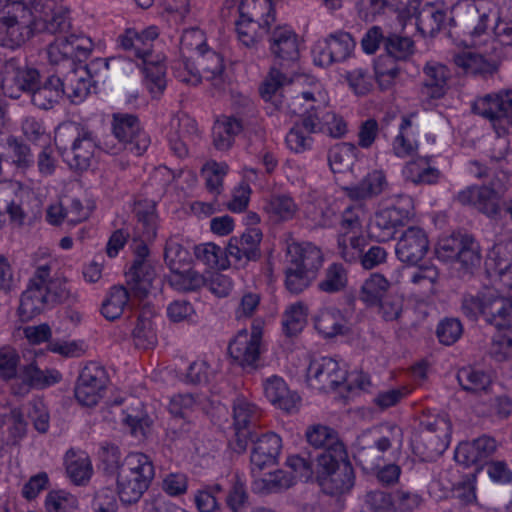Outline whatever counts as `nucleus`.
Here are the masks:
<instances>
[{"label":"nucleus","mask_w":512,"mask_h":512,"mask_svg":"<svg viewBox=\"0 0 512 512\" xmlns=\"http://www.w3.org/2000/svg\"><path fill=\"white\" fill-rule=\"evenodd\" d=\"M306 438L313 450L292 455L287 459L288 467L302 480L308 481L312 478L315 466L331 469L333 465L347 458L346 449L337 432L328 426L318 424L309 427Z\"/></svg>","instance_id":"1"},{"label":"nucleus","mask_w":512,"mask_h":512,"mask_svg":"<svg viewBox=\"0 0 512 512\" xmlns=\"http://www.w3.org/2000/svg\"><path fill=\"white\" fill-rule=\"evenodd\" d=\"M155 26L139 33L128 28L117 38L118 46L130 52L138 61L137 66L144 74V83L153 97H159L166 88V66L164 57L152 53V41L158 37Z\"/></svg>","instance_id":"2"},{"label":"nucleus","mask_w":512,"mask_h":512,"mask_svg":"<svg viewBox=\"0 0 512 512\" xmlns=\"http://www.w3.org/2000/svg\"><path fill=\"white\" fill-rule=\"evenodd\" d=\"M155 26L139 33L128 28L117 38L118 46L130 52L138 61L137 66L144 74V83L153 97H159L166 88V66L164 57L152 53V41L158 37Z\"/></svg>","instance_id":"3"},{"label":"nucleus","mask_w":512,"mask_h":512,"mask_svg":"<svg viewBox=\"0 0 512 512\" xmlns=\"http://www.w3.org/2000/svg\"><path fill=\"white\" fill-rule=\"evenodd\" d=\"M51 267L48 264L38 266L22 293L19 315L29 321L46 308L60 303H71L75 297L64 279H51Z\"/></svg>","instance_id":"4"},{"label":"nucleus","mask_w":512,"mask_h":512,"mask_svg":"<svg viewBox=\"0 0 512 512\" xmlns=\"http://www.w3.org/2000/svg\"><path fill=\"white\" fill-rule=\"evenodd\" d=\"M117 468V493L124 504L137 503L150 487L155 476L151 459L143 453H130L119 461V451L112 448L107 456Z\"/></svg>","instance_id":"5"},{"label":"nucleus","mask_w":512,"mask_h":512,"mask_svg":"<svg viewBox=\"0 0 512 512\" xmlns=\"http://www.w3.org/2000/svg\"><path fill=\"white\" fill-rule=\"evenodd\" d=\"M42 0L14 1L0 13V47L16 50L39 30L38 14L43 10Z\"/></svg>","instance_id":"6"},{"label":"nucleus","mask_w":512,"mask_h":512,"mask_svg":"<svg viewBox=\"0 0 512 512\" xmlns=\"http://www.w3.org/2000/svg\"><path fill=\"white\" fill-rule=\"evenodd\" d=\"M461 311L472 321L482 317L488 325L499 332L512 329V301L496 291L465 294L461 301Z\"/></svg>","instance_id":"7"},{"label":"nucleus","mask_w":512,"mask_h":512,"mask_svg":"<svg viewBox=\"0 0 512 512\" xmlns=\"http://www.w3.org/2000/svg\"><path fill=\"white\" fill-rule=\"evenodd\" d=\"M150 143L148 135L140 127L138 118L132 114H115L113 116L112 134L103 139V150L118 154L122 150L140 156Z\"/></svg>","instance_id":"8"},{"label":"nucleus","mask_w":512,"mask_h":512,"mask_svg":"<svg viewBox=\"0 0 512 512\" xmlns=\"http://www.w3.org/2000/svg\"><path fill=\"white\" fill-rule=\"evenodd\" d=\"M274 21L270 0H246L240 6V19L236 22L239 41L246 47H254L268 33Z\"/></svg>","instance_id":"9"},{"label":"nucleus","mask_w":512,"mask_h":512,"mask_svg":"<svg viewBox=\"0 0 512 512\" xmlns=\"http://www.w3.org/2000/svg\"><path fill=\"white\" fill-rule=\"evenodd\" d=\"M126 63L128 62L122 57L98 58L88 65L70 62V68L57 70L64 88V95H67L72 103H81L90 93L91 72L94 67L103 65L107 70H116Z\"/></svg>","instance_id":"10"},{"label":"nucleus","mask_w":512,"mask_h":512,"mask_svg":"<svg viewBox=\"0 0 512 512\" xmlns=\"http://www.w3.org/2000/svg\"><path fill=\"white\" fill-rule=\"evenodd\" d=\"M496 16V9L485 0H462L452 7L448 25L459 27L464 34L479 37Z\"/></svg>","instance_id":"11"},{"label":"nucleus","mask_w":512,"mask_h":512,"mask_svg":"<svg viewBox=\"0 0 512 512\" xmlns=\"http://www.w3.org/2000/svg\"><path fill=\"white\" fill-rule=\"evenodd\" d=\"M39 71L22 63L17 58L6 60L0 67V89L12 99H18L23 92L30 93L39 83Z\"/></svg>","instance_id":"12"},{"label":"nucleus","mask_w":512,"mask_h":512,"mask_svg":"<svg viewBox=\"0 0 512 512\" xmlns=\"http://www.w3.org/2000/svg\"><path fill=\"white\" fill-rule=\"evenodd\" d=\"M109 378L104 367L95 362L86 364L74 387L77 402L85 407L96 406L104 397Z\"/></svg>","instance_id":"13"},{"label":"nucleus","mask_w":512,"mask_h":512,"mask_svg":"<svg viewBox=\"0 0 512 512\" xmlns=\"http://www.w3.org/2000/svg\"><path fill=\"white\" fill-rule=\"evenodd\" d=\"M475 110L488 119L500 137L512 130V90L479 99Z\"/></svg>","instance_id":"14"},{"label":"nucleus","mask_w":512,"mask_h":512,"mask_svg":"<svg viewBox=\"0 0 512 512\" xmlns=\"http://www.w3.org/2000/svg\"><path fill=\"white\" fill-rule=\"evenodd\" d=\"M403 206L393 205L377 212L369 225L370 236L378 242L391 240L398 227L403 226L411 217L412 199L400 195Z\"/></svg>","instance_id":"15"},{"label":"nucleus","mask_w":512,"mask_h":512,"mask_svg":"<svg viewBox=\"0 0 512 512\" xmlns=\"http://www.w3.org/2000/svg\"><path fill=\"white\" fill-rule=\"evenodd\" d=\"M392 440L393 430L390 435H381L377 430L365 431L357 438L354 458L364 470L373 471L380 467Z\"/></svg>","instance_id":"16"},{"label":"nucleus","mask_w":512,"mask_h":512,"mask_svg":"<svg viewBox=\"0 0 512 512\" xmlns=\"http://www.w3.org/2000/svg\"><path fill=\"white\" fill-rule=\"evenodd\" d=\"M261 417L260 409L244 397H237L233 402V427L235 440L233 449L240 453L248 446V440L256 436L254 429Z\"/></svg>","instance_id":"17"},{"label":"nucleus","mask_w":512,"mask_h":512,"mask_svg":"<svg viewBox=\"0 0 512 512\" xmlns=\"http://www.w3.org/2000/svg\"><path fill=\"white\" fill-rule=\"evenodd\" d=\"M133 213L137 219L136 230L141 238L135 247L133 262L147 263L150 261L146 259L149 255L146 242L154 240L157 234L156 204L148 199L136 201Z\"/></svg>","instance_id":"18"},{"label":"nucleus","mask_w":512,"mask_h":512,"mask_svg":"<svg viewBox=\"0 0 512 512\" xmlns=\"http://www.w3.org/2000/svg\"><path fill=\"white\" fill-rule=\"evenodd\" d=\"M454 200L463 206H472L489 218L501 217L503 203L501 195L489 186L471 185L459 191Z\"/></svg>","instance_id":"19"},{"label":"nucleus","mask_w":512,"mask_h":512,"mask_svg":"<svg viewBox=\"0 0 512 512\" xmlns=\"http://www.w3.org/2000/svg\"><path fill=\"white\" fill-rule=\"evenodd\" d=\"M269 50L274 57V64L279 68H288L299 59V39L287 25L269 29Z\"/></svg>","instance_id":"20"},{"label":"nucleus","mask_w":512,"mask_h":512,"mask_svg":"<svg viewBox=\"0 0 512 512\" xmlns=\"http://www.w3.org/2000/svg\"><path fill=\"white\" fill-rule=\"evenodd\" d=\"M347 379V373L330 357L313 359L307 368V381L315 389L334 390Z\"/></svg>","instance_id":"21"},{"label":"nucleus","mask_w":512,"mask_h":512,"mask_svg":"<svg viewBox=\"0 0 512 512\" xmlns=\"http://www.w3.org/2000/svg\"><path fill=\"white\" fill-rule=\"evenodd\" d=\"M261 240L262 232L258 228H247L240 237L230 238L226 247L230 263L245 267L248 262L260 259Z\"/></svg>","instance_id":"22"},{"label":"nucleus","mask_w":512,"mask_h":512,"mask_svg":"<svg viewBox=\"0 0 512 512\" xmlns=\"http://www.w3.org/2000/svg\"><path fill=\"white\" fill-rule=\"evenodd\" d=\"M96 149L103 150V140H97L91 131L81 129L71 148L65 150L62 156L71 169L85 171L91 166Z\"/></svg>","instance_id":"23"},{"label":"nucleus","mask_w":512,"mask_h":512,"mask_svg":"<svg viewBox=\"0 0 512 512\" xmlns=\"http://www.w3.org/2000/svg\"><path fill=\"white\" fill-rule=\"evenodd\" d=\"M61 378L56 369L41 370L32 362L20 368L17 382L12 384L11 390L14 395L25 396L31 389H44L58 383Z\"/></svg>","instance_id":"24"},{"label":"nucleus","mask_w":512,"mask_h":512,"mask_svg":"<svg viewBox=\"0 0 512 512\" xmlns=\"http://www.w3.org/2000/svg\"><path fill=\"white\" fill-rule=\"evenodd\" d=\"M249 442L253 444L250 456L251 473L256 477L262 470L276 463L282 440L277 434L270 432L260 437L253 436Z\"/></svg>","instance_id":"25"},{"label":"nucleus","mask_w":512,"mask_h":512,"mask_svg":"<svg viewBox=\"0 0 512 512\" xmlns=\"http://www.w3.org/2000/svg\"><path fill=\"white\" fill-rule=\"evenodd\" d=\"M354 46V40L349 33L338 32L331 34L316 46L314 61L323 67L335 62L344 61L350 56Z\"/></svg>","instance_id":"26"},{"label":"nucleus","mask_w":512,"mask_h":512,"mask_svg":"<svg viewBox=\"0 0 512 512\" xmlns=\"http://www.w3.org/2000/svg\"><path fill=\"white\" fill-rule=\"evenodd\" d=\"M429 250V240L420 227H408L398 239L395 252L401 262L416 265Z\"/></svg>","instance_id":"27"},{"label":"nucleus","mask_w":512,"mask_h":512,"mask_svg":"<svg viewBox=\"0 0 512 512\" xmlns=\"http://www.w3.org/2000/svg\"><path fill=\"white\" fill-rule=\"evenodd\" d=\"M230 356L243 368L255 369L261 354V332L246 330L239 332L228 346Z\"/></svg>","instance_id":"28"},{"label":"nucleus","mask_w":512,"mask_h":512,"mask_svg":"<svg viewBox=\"0 0 512 512\" xmlns=\"http://www.w3.org/2000/svg\"><path fill=\"white\" fill-rule=\"evenodd\" d=\"M497 450L496 440L490 436L482 435L472 441L460 443L454 454L455 460L466 467L482 465Z\"/></svg>","instance_id":"29"},{"label":"nucleus","mask_w":512,"mask_h":512,"mask_svg":"<svg viewBox=\"0 0 512 512\" xmlns=\"http://www.w3.org/2000/svg\"><path fill=\"white\" fill-rule=\"evenodd\" d=\"M314 473L326 476L323 482V489L331 495L344 494L354 485V470L347 461V458L333 465L331 469H325V467L317 468L315 466Z\"/></svg>","instance_id":"30"},{"label":"nucleus","mask_w":512,"mask_h":512,"mask_svg":"<svg viewBox=\"0 0 512 512\" xmlns=\"http://www.w3.org/2000/svg\"><path fill=\"white\" fill-rule=\"evenodd\" d=\"M449 69L436 61H429L423 67L421 96L426 99H440L447 90Z\"/></svg>","instance_id":"31"},{"label":"nucleus","mask_w":512,"mask_h":512,"mask_svg":"<svg viewBox=\"0 0 512 512\" xmlns=\"http://www.w3.org/2000/svg\"><path fill=\"white\" fill-rule=\"evenodd\" d=\"M263 391L274 406L288 413L295 411L300 402L297 393L290 391L285 381L277 375L263 381Z\"/></svg>","instance_id":"32"},{"label":"nucleus","mask_w":512,"mask_h":512,"mask_svg":"<svg viewBox=\"0 0 512 512\" xmlns=\"http://www.w3.org/2000/svg\"><path fill=\"white\" fill-rule=\"evenodd\" d=\"M287 256L290 259L291 266L312 272L313 274H317L323 263L321 250L310 242H293L289 244Z\"/></svg>","instance_id":"33"},{"label":"nucleus","mask_w":512,"mask_h":512,"mask_svg":"<svg viewBox=\"0 0 512 512\" xmlns=\"http://www.w3.org/2000/svg\"><path fill=\"white\" fill-rule=\"evenodd\" d=\"M454 63L464 74L482 78H487L496 73L500 64L499 60L474 51H464L455 55Z\"/></svg>","instance_id":"34"},{"label":"nucleus","mask_w":512,"mask_h":512,"mask_svg":"<svg viewBox=\"0 0 512 512\" xmlns=\"http://www.w3.org/2000/svg\"><path fill=\"white\" fill-rule=\"evenodd\" d=\"M388 181L382 170H373L361 181L345 188L346 195L352 200H367L379 196L388 188Z\"/></svg>","instance_id":"35"},{"label":"nucleus","mask_w":512,"mask_h":512,"mask_svg":"<svg viewBox=\"0 0 512 512\" xmlns=\"http://www.w3.org/2000/svg\"><path fill=\"white\" fill-rule=\"evenodd\" d=\"M127 285L131 295L138 299L145 298L156 278V271L150 262H133L126 273Z\"/></svg>","instance_id":"36"},{"label":"nucleus","mask_w":512,"mask_h":512,"mask_svg":"<svg viewBox=\"0 0 512 512\" xmlns=\"http://www.w3.org/2000/svg\"><path fill=\"white\" fill-rule=\"evenodd\" d=\"M31 102L39 109L48 110L54 107L64 95V88L60 76L52 75L42 84L40 82L31 92Z\"/></svg>","instance_id":"37"},{"label":"nucleus","mask_w":512,"mask_h":512,"mask_svg":"<svg viewBox=\"0 0 512 512\" xmlns=\"http://www.w3.org/2000/svg\"><path fill=\"white\" fill-rule=\"evenodd\" d=\"M290 79L282 68L272 65L269 74L261 84L259 91L262 99L270 102L274 110H280L283 106L282 87L289 83Z\"/></svg>","instance_id":"38"},{"label":"nucleus","mask_w":512,"mask_h":512,"mask_svg":"<svg viewBox=\"0 0 512 512\" xmlns=\"http://www.w3.org/2000/svg\"><path fill=\"white\" fill-rule=\"evenodd\" d=\"M391 282L380 273H371L362 283L358 298L368 308H375L379 301L389 293Z\"/></svg>","instance_id":"39"},{"label":"nucleus","mask_w":512,"mask_h":512,"mask_svg":"<svg viewBox=\"0 0 512 512\" xmlns=\"http://www.w3.org/2000/svg\"><path fill=\"white\" fill-rule=\"evenodd\" d=\"M304 216L314 227H329L333 224L336 212L328 201L318 195H309L303 206Z\"/></svg>","instance_id":"40"},{"label":"nucleus","mask_w":512,"mask_h":512,"mask_svg":"<svg viewBox=\"0 0 512 512\" xmlns=\"http://www.w3.org/2000/svg\"><path fill=\"white\" fill-rule=\"evenodd\" d=\"M457 380L463 390L476 396L486 395L491 391V376L482 369L463 367L457 372Z\"/></svg>","instance_id":"41"},{"label":"nucleus","mask_w":512,"mask_h":512,"mask_svg":"<svg viewBox=\"0 0 512 512\" xmlns=\"http://www.w3.org/2000/svg\"><path fill=\"white\" fill-rule=\"evenodd\" d=\"M416 17V26L423 36H435L446 27V13L432 4H426L420 11L416 10L411 17Z\"/></svg>","instance_id":"42"},{"label":"nucleus","mask_w":512,"mask_h":512,"mask_svg":"<svg viewBox=\"0 0 512 512\" xmlns=\"http://www.w3.org/2000/svg\"><path fill=\"white\" fill-rule=\"evenodd\" d=\"M362 9L371 15L384 13L387 10L398 13L401 21L411 18L417 10V1L408 0V4H404L403 0H360Z\"/></svg>","instance_id":"43"},{"label":"nucleus","mask_w":512,"mask_h":512,"mask_svg":"<svg viewBox=\"0 0 512 512\" xmlns=\"http://www.w3.org/2000/svg\"><path fill=\"white\" fill-rule=\"evenodd\" d=\"M314 326L324 337L332 338L344 334L346 320L339 309L329 307L314 316Z\"/></svg>","instance_id":"44"},{"label":"nucleus","mask_w":512,"mask_h":512,"mask_svg":"<svg viewBox=\"0 0 512 512\" xmlns=\"http://www.w3.org/2000/svg\"><path fill=\"white\" fill-rule=\"evenodd\" d=\"M429 158L420 157L406 164L403 170L405 179L414 184H435L438 182L440 172L431 167Z\"/></svg>","instance_id":"45"},{"label":"nucleus","mask_w":512,"mask_h":512,"mask_svg":"<svg viewBox=\"0 0 512 512\" xmlns=\"http://www.w3.org/2000/svg\"><path fill=\"white\" fill-rule=\"evenodd\" d=\"M293 472L295 473L294 476L286 471L277 470L264 478L254 480L253 489L263 494L278 493L286 490L294 485L296 477L300 478L294 470Z\"/></svg>","instance_id":"46"},{"label":"nucleus","mask_w":512,"mask_h":512,"mask_svg":"<svg viewBox=\"0 0 512 512\" xmlns=\"http://www.w3.org/2000/svg\"><path fill=\"white\" fill-rule=\"evenodd\" d=\"M168 282L178 292H194L204 287L206 276L193 268L185 267L170 273Z\"/></svg>","instance_id":"47"},{"label":"nucleus","mask_w":512,"mask_h":512,"mask_svg":"<svg viewBox=\"0 0 512 512\" xmlns=\"http://www.w3.org/2000/svg\"><path fill=\"white\" fill-rule=\"evenodd\" d=\"M413 447L423 460L432 461L442 455L447 444L439 434L418 433L413 441Z\"/></svg>","instance_id":"48"},{"label":"nucleus","mask_w":512,"mask_h":512,"mask_svg":"<svg viewBox=\"0 0 512 512\" xmlns=\"http://www.w3.org/2000/svg\"><path fill=\"white\" fill-rule=\"evenodd\" d=\"M348 285V272L340 263L329 265L323 278L318 283V289L324 293L334 294L345 290Z\"/></svg>","instance_id":"49"},{"label":"nucleus","mask_w":512,"mask_h":512,"mask_svg":"<svg viewBox=\"0 0 512 512\" xmlns=\"http://www.w3.org/2000/svg\"><path fill=\"white\" fill-rule=\"evenodd\" d=\"M366 247V239L357 233H341L337 239V252L339 256L349 263H354L361 257Z\"/></svg>","instance_id":"50"},{"label":"nucleus","mask_w":512,"mask_h":512,"mask_svg":"<svg viewBox=\"0 0 512 512\" xmlns=\"http://www.w3.org/2000/svg\"><path fill=\"white\" fill-rule=\"evenodd\" d=\"M47 56L50 64L59 66L58 70L70 68V62L75 61L74 48L68 36L56 37L47 47Z\"/></svg>","instance_id":"51"},{"label":"nucleus","mask_w":512,"mask_h":512,"mask_svg":"<svg viewBox=\"0 0 512 512\" xmlns=\"http://www.w3.org/2000/svg\"><path fill=\"white\" fill-rule=\"evenodd\" d=\"M357 148L354 144L342 142L334 145L328 151V163L334 173H343L348 170L356 156Z\"/></svg>","instance_id":"52"},{"label":"nucleus","mask_w":512,"mask_h":512,"mask_svg":"<svg viewBox=\"0 0 512 512\" xmlns=\"http://www.w3.org/2000/svg\"><path fill=\"white\" fill-rule=\"evenodd\" d=\"M130 294L123 286L112 287L108 297L102 304V315L110 321L119 318L123 313L124 307L128 304Z\"/></svg>","instance_id":"53"},{"label":"nucleus","mask_w":512,"mask_h":512,"mask_svg":"<svg viewBox=\"0 0 512 512\" xmlns=\"http://www.w3.org/2000/svg\"><path fill=\"white\" fill-rule=\"evenodd\" d=\"M194 254L197 260L203 262L210 268L226 269L231 265L227 257V249L223 251L221 247L214 243H205L196 246Z\"/></svg>","instance_id":"54"},{"label":"nucleus","mask_w":512,"mask_h":512,"mask_svg":"<svg viewBox=\"0 0 512 512\" xmlns=\"http://www.w3.org/2000/svg\"><path fill=\"white\" fill-rule=\"evenodd\" d=\"M487 260L493 263L498 274H512V239L494 244L487 254Z\"/></svg>","instance_id":"55"},{"label":"nucleus","mask_w":512,"mask_h":512,"mask_svg":"<svg viewBox=\"0 0 512 512\" xmlns=\"http://www.w3.org/2000/svg\"><path fill=\"white\" fill-rule=\"evenodd\" d=\"M66 471L69 478L77 485L89 480L92 474V465L86 455H79L73 451L66 453Z\"/></svg>","instance_id":"56"},{"label":"nucleus","mask_w":512,"mask_h":512,"mask_svg":"<svg viewBox=\"0 0 512 512\" xmlns=\"http://www.w3.org/2000/svg\"><path fill=\"white\" fill-rule=\"evenodd\" d=\"M455 260L467 273H472L475 269L480 267V246L472 235H467L464 237V245L461 248V251H459V254Z\"/></svg>","instance_id":"57"},{"label":"nucleus","mask_w":512,"mask_h":512,"mask_svg":"<svg viewBox=\"0 0 512 512\" xmlns=\"http://www.w3.org/2000/svg\"><path fill=\"white\" fill-rule=\"evenodd\" d=\"M224 496L223 487L216 483L198 490L194 501L200 512H215L219 509V502Z\"/></svg>","instance_id":"58"},{"label":"nucleus","mask_w":512,"mask_h":512,"mask_svg":"<svg viewBox=\"0 0 512 512\" xmlns=\"http://www.w3.org/2000/svg\"><path fill=\"white\" fill-rule=\"evenodd\" d=\"M197 65L202 69L208 80H215L224 72L223 57L207 47L198 53Z\"/></svg>","instance_id":"59"},{"label":"nucleus","mask_w":512,"mask_h":512,"mask_svg":"<svg viewBox=\"0 0 512 512\" xmlns=\"http://www.w3.org/2000/svg\"><path fill=\"white\" fill-rule=\"evenodd\" d=\"M164 260L170 269V273H173L188 266L191 257L189 251L178 241L170 239L165 245Z\"/></svg>","instance_id":"60"},{"label":"nucleus","mask_w":512,"mask_h":512,"mask_svg":"<svg viewBox=\"0 0 512 512\" xmlns=\"http://www.w3.org/2000/svg\"><path fill=\"white\" fill-rule=\"evenodd\" d=\"M306 324L305 307L302 304L291 305L283 314L282 327L286 336L293 337L302 331Z\"/></svg>","instance_id":"61"},{"label":"nucleus","mask_w":512,"mask_h":512,"mask_svg":"<svg viewBox=\"0 0 512 512\" xmlns=\"http://www.w3.org/2000/svg\"><path fill=\"white\" fill-rule=\"evenodd\" d=\"M493 27L494 35L502 45L512 46V0L500 12H497Z\"/></svg>","instance_id":"62"},{"label":"nucleus","mask_w":512,"mask_h":512,"mask_svg":"<svg viewBox=\"0 0 512 512\" xmlns=\"http://www.w3.org/2000/svg\"><path fill=\"white\" fill-rule=\"evenodd\" d=\"M132 334L135 345L142 349L151 348L157 342L156 334L152 327V321L150 317L146 315V312L139 314Z\"/></svg>","instance_id":"63"},{"label":"nucleus","mask_w":512,"mask_h":512,"mask_svg":"<svg viewBox=\"0 0 512 512\" xmlns=\"http://www.w3.org/2000/svg\"><path fill=\"white\" fill-rule=\"evenodd\" d=\"M361 512H395L391 495L381 490L367 492Z\"/></svg>","instance_id":"64"}]
</instances>
